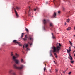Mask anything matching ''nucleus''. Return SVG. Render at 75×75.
<instances>
[{
  "instance_id": "obj_27",
  "label": "nucleus",
  "mask_w": 75,
  "mask_h": 75,
  "mask_svg": "<svg viewBox=\"0 0 75 75\" xmlns=\"http://www.w3.org/2000/svg\"><path fill=\"white\" fill-rule=\"evenodd\" d=\"M26 50L27 51H29L30 50V49L28 48H27V47L26 48Z\"/></svg>"
},
{
  "instance_id": "obj_45",
  "label": "nucleus",
  "mask_w": 75,
  "mask_h": 75,
  "mask_svg": "<svg viewBox=\"0 0 75 75\" xmlns=\"http://www.w3.org/2000/svg\"><path fill=\"white\" fill-rule=\"evenodd\" d=\"M55 0H53V1H55Z\"/></svg>"
},
{
  "instance_id": "obj_39",
  "label": "nucleus",
  "mask_w": 75,
  "mask_h": 75,
  "mask_svg": "<svg viewBox=\"0 0 75 75\" xmlns=\"http://www.w3.org/2000/svg\"><path fill=\"white\" fill-rule=\"evenodd\" d=\"M50 72H51V70H50Z\"/></svg>"
},
{
  "instance_id": "obj_29",
  "label": "nucleus",
  "mask_w": 75,
  "mask_h": 75,
  "mask_svg": "<svg viewBox=\"0 0 75 75\" xmlns=\"http://www.w3.org/2000/svg\"><path fill=\"white\" fill-rule=\"evenodd\" d=\"M72 73V72H69L68 74H69V75H70V74H71V73Z\"/></svg>"
},
{
  "instance_id": "obj_11",
  "label": "nucleus",
  "mask_w": 75,
  "mask_h": 75,
  "mask_svg": "<svg viewBox=\"0 0 75 75\" xmlns=\"http://www.w3.org/2000/svg\"><path fill=\"white\" fill-rule=\"evenodd\" d=\"M49 25L50 27H53L54 26V25L53 24V23H49Z\"/></svg>"
},
{
  "instance_id": "obj_42",
  "label": "nucleus",
  "mask_w": 75,
  "mask_h": 75,
  "mask_svg": "<svg viewBox=\"0 0 75 75\" xmlns=\"http://www.w3.org/2000/svg\"><path fill=\"white\" fill-rule=\"evenodd\" d=\"M63 73H65V72H64V71H63Z\"/></svg>"
},
{
  "instance_id": "obj_19",
  "label": "nucleus",
  "mask_w": 75,
  "mask_h": 75,
  "mask_svg": "<svg viewBox=\"0 0 75 75\" xmlns=\"http://www.w3.org/2000/svg\"><path fill=\"white\" fill-rule=\"evenodd\" d=\"M16 8L17 9V10H18L20 9V8L18 7H16Z\"/></svg>"
},
{
  "instance_id": "obj_34",
  "label": "nucleus",
  "mask_w": 75,
  "mask_h": 75,
  "mask_svg": "<svg viewBox=\"0 0 75 75\" xmlns=\"http://www.w3.org/2000/svg\"><path fill=\"white\" fill-rule=\"evenodd\" d=\"M58 14H60V11H58Z\"/></svg>"
},
{
  "instance_id": "obj_33",
  "label": "nucleus",
  "mask_w": 75,
  "mask_h": 75,
  "mask_svg": "<svg viewBox=\"0 0 75 75\" xmlns=\"http://www.w3.org/2000/svg\"><path fill=\"white\" fill-rule=\"evenodd\" d=\"M24 47H25V46H24V45H23V48L24 49Z\"/></svg>"
},
{
  "instance_id": "obj_22",
  "label": "nucleus",
  "mask_w": 75,
  "mask_h": 75,
  "mask_svg": "<svg viewBox=\"0 0 75 75\" xmlns=\"http://www.w3.org/2000/svg\"><path fill=\"white\" fill-rule=\"evenodd\" d=\"M24 35V33H22L21 34V37L22 38V37H23V35Z\"/></svg>"
},
{
  "instance_id": "obj_41",
  "label": "nucleus",
  "mask_w": 75,
  "mask_h": 75,
  "mask_svg": "<svg viewBox=\"0 0 75 75\" xmlns=\"http://www.w3.org/2000/svg\"><path fill=\"white\" fill-rule=\"evenodd\" d=\"M68 58H69V59H70V57H68Z\"/></svg>"
},
{
  "instance_id": "obj_5",
  "label": "nucleus",
  "mask_w": 75,
  "mask_h": 75,
  "mask_svg": "<svg viewBox=\"0 0 75 75\" xmlns=\"http://www.w3.org/2000/svg\"><path fill=\"white\" fill-rule=\"evenodd\" d=\"M13 43H15V44H17L19 45V46H21V45L20 44V42H18L17 40H14L13 41Z\"/></svg>"
},
{
  "instance_id": "obj_48",
  "label": "nucleus",
  "mask_w": 75,
  "mask_h": 75,
  "mask_svg": "<svg viewBox=\"0 0 75 75\" xmlns=\"http://www.w3.org/2000/svg\"><path fill=\"white\" fill-rule=\"evenodd\" d=\"M61 75H62L61 74Z\"/></svg>"
},
{
  "instance_id": "obj_16",
  "label": "nucleus",
  "mask_w": 75,
  "mask_h": 75,
  "mask_svg": "<svg viewBox=\"0 0 75 75\" xmlns=\"http://www.w3.org/2000/svg\"><path fill=\"white\" fill-rule=\"evenodd\" d=\"M71 27H69L67 28V30H68V31H69L70 30H71Z\"/></svg>"
},
{
  "instance_id": "obj_38",
  "label": "nucleus",
  "mask_w": 75,
  "mask_h": 75,
  "mask_svg": "<svg viewBox=\"0 0 75 75\" xmlns=\"http://www.w3.org/2000/svg\"><path fill=\"white\" fill-rule=\"evenodd\" d=\"M46 4H48V2H46Z\"/></svg>"
},
{
  "instance_id": "obj_13",
  "label": "nucleus",
  "mask_w": 75,
  "mask_h": 75,
  "mask_svg": "<svg viewBox=\"0 0 75 75\" xmlns=\"http://www.w3.org/2000/svg\"><path fill=\"white\" fill-rule=\"evenodd\" d=\"M57 15V14L55 12H54V14L53 15V17L54 18H56V16Z\"/></svg>"
},
{
  "instance_id": "obj_3",
  "label": "nucleus",
  "mask_w": 75,
  "mask_h": 75,
  "mask_svg": "<svg viewBox=\"0 0 75 75\" xmlns=\"http://www.w3.org/2000/svg\"><path fill=\"white\" fill-rule=\"evenodd\" d=\"M13 67L15 69H19L21 70L23 68H24V65H21L20 67H18L17 66V65L15 64L13 65Z\"/></svg>"
},
{
  "instance_id": "obj_9",
  "label": "nucleus",
  "mask_w": 75,
  "mask_h": 75,
  "mask_svg": "<svg viewBox=\"0 0 75 75\" xmlns=\"http://www.w3.org/2000/svg\"><path fill=\"white\" fill-rule=\"evenodd\" d=\"M71 46H70L69 47V50H68V49H67V53H68L69 54V52H70V51H71Z\"/></svg>"
},
{
  "instance_id": "obj_26",
  "label": "nucleus",
  "mask_w": 75,
  "mask_h": 75,
  "mask_svg": "<svg viewBox=\"0 0 75 75\" xmlns=\"http://www.w3.org/2000/svg\"><path fill=\"white\" fill-rule=\"evenodd\" d=\"M70 60H72V57H70Z\"/></svg>"
},
{
  "instance_id": "obj_28",
  "label": "nucleus",
  "mask_w": 75,
  "mask_h": 75,
  "mask_svg": "<svg viewBox=\"0 0 75 75\" xmlns=\"http://www.w3.org/2000/svg\"><path fill=\"white\" fill-rule=\"evenodd\" d=\"M74 61H71V63L72 64H73V63H74Z\"/></svg>"
},
{
  "instance_id": "obj_2",
  "label": "nucleus",
  "mask_w": 75,
  "mask_h": 75,
  "mask_svg": "<svg viewBox=\"0 0 75 75\" xmlns=\"http://www.w3.org/2000/svg\"><path fill=\"white\" fill-rule=\"evenodd\" d=\"M11 56H12L13 61H14L16 64H20V61H19V60L16 59V56H14L13 52H11Z\"/></svg>"
},
{
  "instance_id": "obj_7",
  "label": "nucleus",
  "mask_w": 75,
  "mask_h": 75,
  "mask_svg": "<svg viewBox=\"0 0 75 75\" xmlns=\"http://www.w3.org/2000/svg\"><path fill=\"white\" fill-rule=\"evenodd\" d=\"M49 21L48 20L44 19L43 21L44 24H46L47 23V22H48Z\"/></svg>"
},
{
  "instance_id": "obj_40",
  "label": "nucleus",
  "mask_w": 75,
  "mask_h": 75,
  "mask_svg": "<svg viewBox=\"0 0 75 75\" xmlns=\"http://www.w3.org/2000/svg\"><path fill=\"white\" fill-rule=\"evenodd\" d=\"M73 52V53H74V52H75V51H74Z\"/></svg>"
},
{
  "instance_id": "obj_21",
  "label": "nucleus",
  "mask_w": 75,
  "mask_h": 75,
  "mask_svg": "<svg viewBox=\"0 0 75 75\" xmlns=\"http://www.w3.org/2000/svg\"><path fill=\"white\" fill-rule=\"evenodd\" d=\"M67 21L68 23H69V21H70V19H67Z\"/></svg>"
},
{
  "instance_id": "obj_37",
  "label": "nucleus",
  "mask_w": 75,
  "mask_h": 75,
  "mask_svg": "<svg viewBox=\"0 0 75 75\" xmlns=\"http://www.w3.org/2000/svg\"><path fill=\"white\" fill-rule=\"evenodd\" d=\"M69 55L70 57H71V55H70V54H69Z\"/></svg>"
},
{
  "instance_id": "obj_46",
  "label": "nucleus",
  "mask_w": 75,
  "mask_h": 75,
  "mask_svg": "<svg viewBox=\"0 0 75 75\" xmlns=\"http://www.w3.org/2000/svg\"><path fill=\"white\" fill-rule=\"evenodd\" d=\"M68 69V68L67 69V70Z\"/></svg>"
},
{
  "instance_id": "obj_8",
  "label": "nucleus",
  "mask_w": 75,
  "mask_h": 75,
  "mask_svg": "<svg viewBox=\"0 0 75 75\" xmlns=\"http://www.w3.org/2000/svg\"><path fill=\"white\" fill-rule=\"evenodd\" d=\"M29 11H28V13H29V14L28 16H30V13H31V12H32V9H31L30 8V7H29Z\"/></svg>"
},
{
  "instance_id": "obj_14",
  "label": "nucleus",
  "mask_w": 75,
  "mask_h": 75,
  "mask_svg": "<svg viewBox=\"0 0 75 75\" xmlns=\"http://www.w3.org/2000/svg\"><path fill=\"white\" fill-rule=\"evenodd\" d=\"M15 55L16 56V58H18V57H19V54H18L17 53H16Z\"/></svg>"
},
{
  "instance_id": "obj_43",
  "label": "nucleus",
  "mask_w": 75,
  "mask_h": 75,
  "mask_svg": "<svg viewBox=\"0 0 75 75\" xmlns=\"http://www.w3.org/2000/svg\"><path fill=\"white\" fill-rule=\"evenodd\" d=\"M54 63H55V61H54Z\"/></svg>"
},
{
  "instance_id": "obj_6",
  "label": "nucleus",
  "mask_w": 75,
  "mask_h": 75,
  "mask_svg": "<svg viewBox=\"0 0 75 75\" xmlns=\"http://www.w3.org/2000/svg\"><path fill=\"white\" fill-rule=\"evenodd\" d=\"M13 8H14V10H15V14L16 15V16L17 18H18V17H19V15H18V13H17V11H16V9L14 8V7H13Z\"/></svg>"
},
{
  "instance_id": "obj_30",
  "label": "nucleus",
  "mask_w": 75,
  "mask_h": 75,
  "mask_svg": "<svg viewBox=\"0 0 75 75\" xmlns=\"http://www.w3.org/2000/svg\"><path fill=\"white\" fill-rule=\"evenodd\" d=\"M28 44H30V45H32V44L31 43H30L29 42H28Z\"/></svg>"
},
{
  "instance_id": "obj_23",
  "label": "nucleus",
  "mask_w": 75,
  "mask_h": 75,
  "mask_svg": "<svg viewBox=\"0 0 75 75\" xmlns=\"http://www.w3.org/2000/svg\"><path fill=\"white\" fill-rule=\"evenodd\" d=\"M52 50H51L50 51V56H52V53H51V52H52Z\"/></svg>"
},
{
  "instance_id": "obj_15",
  "label": "nucleus",
  "mask_w": 75,
  "mask_h": 75,
  "mask_svg": "<svg viewBox=\"0 0 75 75\" xmlns=\"http://www.w3.org/2000/svg\"><path fill=\"white\" fill-rule=\"evenodd\" d=\"M21 63H23L24 62V60L22 59H21Z\"/></svg>"
},
{
  "instance_id": "obj_24",
  "label": "nucleus",
  "mask_w": 75,
  "mask_h": 75,
  "mask_svg": "<svg viewBox=\"0 0 75 75\" xmlns=\"http://www.w3.org/2000/svg\"><path fill=\"white\" fill-rule=\"evenodd\" d=\"M45 65H45V67L44 68V71H45V70H46V67H45Z\"/></svg>"
},
{
  "instance_id": "obj_35",
  "label": "nucleus",
  "mask_w": 75,
  "mask_h": 75,
  "mask_svg": "<svg viewBox=\"0 0 75 75\" xmlns=\"http://www.w3.org/2000/svg\"><path fill=\"white\" fill-rule=\"evenodd\" d=\"M56 72H57L58 71V69H57H57L56 70Z\"/></svg>"
},
{
  "instance_id": "obj_17",
  "label": "nucleus",
  "mask_w": 75,
  "mask_h": 75,
  "mask_svg": "<svg viewBox=\"0 0 75 75\" xmlns=\"http://www.w3.org/2000/svg\"><path fill=\"white\" fill-rule=\"evenodd\" d=\"M52 37L53 39H55V37H54V34L53 33H52Z\"/></svg>"
},
{
  "instance_id": "obj_1",
  "label": "nucleus",
  "mask_w": 75,
  "mask_h": 75,
  "mask_svg": "<svg viewBox=\"0 0 75 75\" xmlns=\"http://www.w3.org/2000/svg\"><path fill=\"white\" fill-rule=\"evenodd\" d=\"M52 49H53V50H52L53 53H54V55L56 58H57V54L55 52H56V53H58V52H59V51L61 50V47L59 46H57L56 47L55 46L53 47Z\"/></svg>"
},
{
  "instance_id": "obj_4",
  "label": "nucleus",
  "mask_w": 75,
  "mask_h": 75,
  "mask_svg": "<svg viewBox=\"0 0 75 75\" xmlns=\"http://www.w3.org/2000/svg\"><path fill=\"white\" fill-rule=\"evenodd\" d=\"M8 73L10 75H16V73L14 71V70L13 69L10 70L9 71Z\"/></svg>"
},
{
  "instance_id": "obj_31",
  "label": "nucleus",
  "mask_w": 75,
  "mask_h": 75,
  "mask_svg": "<svg viewBox=\"0 0 75 75\" xmlns=\"http://www.w3.org/2000/svg\"><path fill=\"white\" fill-rule=\"evenodd\" d=\"M59 47H61V44L60 43H59Z\"/></svg>"
},
{
  "instance_id": "obj_20",
  "label": "nucleus",
  "mask_w": 75,
  "mask_h": 75,
  "mask_svg": "<svg viewBox=\"0 0 75 75\" xmlns=\"http://www.w3.org/2000/svg\"><path fill=\"white\" fill-rule=\"evenodd\" d=\"M25 30L27 32H28V33L29 31H28V29L26 28L25 27Z\"/></svg>"
},
{
  "instance_id": "obj_44",
  "label": "nucleus",
  "mask_w": 75,
  "mask_h": 75,
  "mask_svg": "<svg viewBox=\"0 0 75 75\" xmlns=\"http://www.w3.org/2000/svg\"><path fill=\"white\" fill-rule=\"evenodd\" d=\"M74 37H75V35H74Z\"/></svg>"
},
{
  "instance_id": "obj_36",
  "label": "nucleus",
  "mask_w": 75,
  "mask_h": 75,
  "mask_svg": "<svg viewBox=\"0 0 75 75\" xmlns=\"http://www.w3.org/2000/svg\"><path fill=\"white\" fill-rule=\"evenodd\" d=\"M34 11H36V10H37V9H34Z\"/></svg>"
},
{
  "instance_id": "obj_10",
  "label": "nucleus",
  "mask_w": 75,
  "mask_h": 75,
  "mask_svg": "<svg viewBox=\"0 0 75 75\" xmlns=\"http://www.w3.org/2000/svg\"><path fill=\"white\" fill-rule=\"evenodd\" d=\"M27 35H26L25 38H23V40H24L25 41L26 40H27Z\"/></svg>"
},
{
  "instance_id": "obj_32",
  "label": "nucleus",
  "mask_w": 75,
  "mask_h": 75,
  "mask_svg": "<svg viewBox=\"0 0 75 75\" xmlns=\"http://www.w3.org/2000/svg\"><path fill=\"white\" fill-rule=\"evenodd\" d=\"M62 8L63 9V10H65V8L64 7H62Z\"/></svg>"
},
{
  "instance_id": "obj_12",
  "label": "nucleus",
  "mask_w": 75,
  "mask_h": 75,
  "mask_svg": "<svg viewBox=\"0 0 75 75\" xmlns=\"http://www.w3.org/2000/svg\"><path fill=\"white\" fill-rule=\"evenodd\" d=\"M28 40H33V38H31V36L30 35H29V38H28Z\"/></svg>"
},
{
  "instance_id": "obj_47",
  "label": "nucleus",
  "mask_w": 75,
  "mask_h": 75,
  "mask_svg": "<svg viewBox=\"0 0 75 75\" xmlns=\"http://www.w3.org/2000/svg\"><path fill=\"white\" fill-rule=\"evenodd\" d=\"M69 42L70 41L69 40Z\"/></svg>"
},
{
  "instance_id": "obj_25",
  "label": "nucleus",
  "mask_w": 75,
  "mask_h": 75,
  "mask_svg": "<svg viewBox=\"0 0 75 75\" xmlns=\"http://www.w3.org/2000/svg\"><path fill=\"white\" fill-rule=\"evenodd\" d=\"M69 42H70V45H71L72 46V43L71 42V41H70Z\"/></svg>"
},
{
  "instance_id": "obj_18",
  "label": "nucleus",
  "mask_w": 75,
  "mask_h": 75,
  "mask_svg": "<svg viewBox=\"0 0 75 75\" xmlns=\"http://www.w3.org/2000/svg\"><path fill=\"white\" fill-rule=\"evenodd\" d=\"M28 47V44H25V48H27V47Z\"/></svg>"
}]
</instances>
